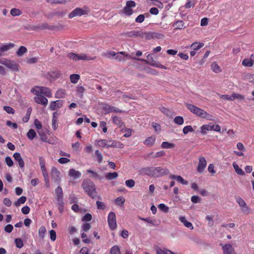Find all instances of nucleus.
Masks as SVG:
<instances>
[{"label":"nucleus","instance_id":"f257e3e1","mask_svg":"<svg viewBox=\"0 0 254 254\" xmlns=\"http://www.w3.org/2000/svg\"><path fill=\"white\" fill-rule=\"evenodd\" d=\"M185 105L188 110H189L191 113L199 117L206 119L209 121H214L213 117L207 113L204 110L201 109L192 104L185 103Z\"/></svg>","mask_w":254,"mask_h":254},{"label":"nucleus","instance_id":"f03ea898","mask_svg":"<svg viewBox=\"0 0 254 254\" xmlns=\"http://www.w3.org/2000/svg\"><path fill=\"white\" fill-rule=\"evenodd\" d=\"M81 187L85 192L92 198H95L97 196L96 187L93 182L89 179L84 180L82 183Z\"/></svg>","mask_w":254,"mask_h":254},{"label":"nucleus","instance_id":"7ed1b4c3","mask_svg":"<svg viewBox=\"0 0 254 254\" xmlns=\"http://www.w3.org/2000/svg\"><path fill=\"white\" fill-rule=\"evenodd\" d=\"M126 56L134 60H136L139 62H144L146 64H149L154 67H158L162 69H167V67L166 66L154 61L153 59L152 55L151 54H148L147 56V60L136 58L135 57H133L132 55H127Z\"/></svg>","mask_w":254,"mask_h":254},{"label":"nucleus","instance_id":"20e7f679","mask_svg":"<svg viewBox=\"0 0 254 254\" xmlns=\"http://www.w3.org/2000/svg\"><path fill=\"white\" fill-rule=\"evenodd\" d=\"M90 9L86 6H83L82 8L76 7L68 14V17L69 18H72L75 16H81L84 15H88Z\"/></svg>","mask_w":254,"mask_h":254},{"label":"nucleus","instance_id":"39448f33","mask_svg":"<svg viewBox=\"0 0 254 254\" xmlns=\"http://www.w3.org/2000/svg\"><path fill=\"white\" fill-rule=\"evenodd\" d=\"M154 178H159L163 176L167 175L169 174L170 171L166 167H154Z\"/></svg>","mask_w":254,"mask_h":254},{"label":"nucleus","instance_id":"423d86ee","mask_svg":"<svg viewBox=\"0 0 254 254\" xmlns=\"http://www.w3.org/2000/svg\"><path fill=\"white\" fill-rule=\"evenodd\" d=\"M209 130H214L217 132H220L221 128L218 125H204L200 127V132L203 134H205L206 131Z\"/></svg>","mask_w":254,"mask_h":254},{"label":"nucleus","instance_id":"0eeeda50","mask_svg":"<svg viewBox=\"0 0 254 254\" xmlns=\"http://www.w3.org/2000/svg\"><path fill=\"white\" fill-rule=\"evenodd\" d=\"M108 223L111 230H114L117 228L116 217L114 212H111L108 214Z\"/></svg>","mask_w":254,"mask_h":254},{"label":"nucleus","instance_id":"6e6552de","mask_svg":"<svg viewBox=\"0 0 254 254\" xmlns=\"http://www.w3.org/2000/svg\"><path fill=\"white\" fill-rule=\"evenodd\" d=\"M39 91L35 90V94L37 95V96L34 97L35 101L37 104H42L46 106L48 104V99L43 95H39Z\"/></svg>","mask_w":254,"mask_h":254},{"label":"nucleus","instance_id":"1a4fd4ad","mask_svg":"<svg viewBox=\"0 0 254 254\" xmlns=\"http://www.w3.org/2000/svg\"><path fill=\"white\" fill-rule=\"evenodd\" d=\"M60 172L55 167H53L51 169V178L54 182L59 184L60 179Z\"/></svg>","mask_w":254,"mask_h":254},{"label":"nucleus","instance_id":"9d476101","mask_svg":"<svg viewBox=\"0 0 254 254\" xmlns=\"http://www.w3.org/2000/svg\"><path fill=\"white\" fill-rule=\"evenodd\" d=\"M236 200L241 208L242 211L244 213H249V208L245 201L240 196L236 197Z\"/></svg>","mask_w":254,"mask_h":254},{"label":"nucleus","instance_id":"9b49d317","mask_svg":"<svg viewBox=\"0 0 254 254\" xmlns=\"http://www.w3.org/2000/svg\"><path fill=\"white\" fill-rule=\"evenodd\" d=\"M142 30H132L122 34L126 37L132 38V37H140L142 36Z\"/></svg>","mask_w":254,"mask_h":254},{"label":"nucleus","instance_id":"f8f14e48","mask_svg":"<svg viewBox=\"0 0 254 254\" xmlns=\"http://www.w3.org/2000/svg\"><path fill=\"white\" fill-rule=\"evenodd\" d=\"M206 166V161L204 157H200L199 158V162L197 167V171L201 173L203 172Z\"/></svg>","mask_w":254,"mask_h":254},{"label":"nucleus","instance_id":"ddd939ff","mask_svg":"<svg viewBox=\"0 0 254 254\" xmlns=\"http://www.w3.org/2000/svg\"><path fill=\"white\" fill-rule=\"evenodd\" d=\"M140 174L143 175H147L150 177H153L154 175V167H146L141 168L139 171Z\"/></svg>","mask_w":254,"mask_h":254},{"label":"nucleus","instance_id":"4468645a","mask_svg":"<svg viewBox=\"0 0 254 254\" xmlns=\"http://www.w3.org/2000/svg\"><path fill=\"white\" fill-rule=\"evenodd\" d=\"M223 254H236L232 246L230 244H225L222 246Z\"/></svg>","mask_w":254,"mask_h":254},{"label":"nucleus","instance_id":"2eb2a0df","mask_svg":"<svg viewBox=\"0 0 254 254\" xmlns=\"http://www.w3.org/2000/svg\"><path fill=\"white\" fill-rule=\"evenodd\" d=\"M63 105V102L62 100H58L55 101H52L49 106V108L52 111L57 110L60 108Z\"/></svg>","mask_w":254,"mask_h":254},{"label":"nucleus","instance_id":"dca6fc26","mask_svg":"<svg viewBox=\"0 0 254 254\" xmlns=\"http://www.w3.org/2000/svg\"><path fill=\"white\" fill-rule=\"evenodd\" d=\"M13 157L14 160L18 162L20 168L21 169L23 168L24 167V162L20 154L18 152H15L13 154Z\"/></svg>","mask_w":254,"mask_h":254},{"label":"nucleus","instance_id":"f3484780","mask_svg":"<svg viewBox=\"0 0 254 254\" xmlns=\"http://www.w3.org/2000/svg\"><path fill=\"white\" fill-rule=\"evenodd\" d=\"M156 136L153 135L146 138L143 141V143L148 147H151L154 144Z\"/></svg>","mask_w":254,"mask_h":254},{"label":"nucleus","instance_id":"a211bd4d","mask_svg":"<svg viewBox=\"0 0 254 254\" xmlns=\"http://www.w3.org/2000/svg\"><path fill=\"white\" fill-rule=\"evenodd\" d=\"M159 109L161 113L168 117L172 118L173 116V112L170 109L162 106L159 107Z\"/></svg>","mask_w":254,"mask_h":254},{"label":"nucleus","instance_id":"6ab92c4d","mask_svg":"<svg viewBox=\"0 0 254 254\" xmlns=\"http://www.w3.org/2000/svg\"><path fill=\"white\" fill-rule=\"evenodd\" d=\"M68 176L73 177L74 179H77L81 176V174L79 171L72 168L69 170Z\"/></svg>","mask_w":254,"mask_h":254},{"label":"nucleus","instance_id":"aec40b11","mask_svg":"<svg viewBox=\"0 0 254 254\" xmlns=\"http://www.w3.org/2000/svg\"><path fill=\"white\" fill-rule=\"evenodd\" d=\"M6 66L13 71L19 70L18 65L13 61L9 60Z\"/></svg>","mask_w":254,"mask_h":254},{"label":"nucleus","instance_id":"412c9836","mask_svg":"<svg viewBox=\"0 0 254 254\" xmlns=\"http://www.w3.org/2000/svg\"><path fill=\"white\" fill-rule=\"evenodd\" d=\"M180 221L183 223V224L187 228L190 229V230H192L193 229V227L191 223L188 221L186 220L185 216H180L179 217Z\"/></svg>","mask_w":254,"mask_h":254},{"label":"nucleus","instance_id":"4be33fe9","mask_svg":"<svg viewBox=\"0 0 254 254\" xmlns=\"http://www.w3.org/2000/svg\"><path fill=\"white\" fill-rule=\"evenodd\" d=\"M39 91L41 94H44L48 97H51L52 96L51 90L49 88L41 87H40V91Z\"/></svg>","mask_w":254,"mask_h":254},{"label":"nucleus","instance_id":"5701e85b","mask_svg":"<svg viewBox=\"0 0 254 254\" xmlns=\"http://www.w3.org/2000/svg\"><path fill=\"white\" fill-rule=\"evenodd\" d=\"M253 55H252L250 59H245L242 62V64L245 66L251 67L254 64V60L252 59Z\"/></svg>","mask_w":254,"mask_h":254},{"label":"nucleus","instance_id":"b1692460","mask_svg":"<svg viewBox=\"0 0 254 254\" xmlns=\"http://www.w3.org/2000/svg\"><path fill=\"white\" fill-rule=\"evenodd\" d=\"M112 119L113 123L117 125L119 127H122L123 126H125L120 117L114 116L112 117Z\"/></svg>","mask_w":254,"mask_h":254},{"label":"nucleus","instance_id":"393cba45","mask_svg":"<svg viewBox=\"0 0 254 254\" xmlns=\"http://www.w3.org/2000/svg\"><path fill=\"white\" fill-rule=\"evenodd\" d=\"M109 142H111V144L109 145L110 147H117L119 148H122L124 146V144L118 141L109 140Z\"/></svg>","mask_w":254,"mask_h":254},{"label":"nucleus","instance_id":"a878e982","mask_svg":"<svg viewBox=\"0 0 254 254\" xmlns=\"http://www.w3.org/2000/svg\"><path fill=\"white\" fill-rule=\"evenodd\" d=\"M14 46L15 45L12 43H9L8 44L3 45L0 47V51H2V52H6L10 49L13 48Z\"/></svg>","mask_w":254,"mask_h":254},{"label":"nucleus","instance_id":"bb28decb","mask_svg":"<svg viewBox=\"0 0 254 254\" xmlns=\"http://www.w3.org/2000/svg\"><path fill=\"white\" fill-rule=\"evenodd\" d=\"M156 251L157 254H175L171 251L165 248L162 249L160 248H157L156 249Z\"/></svg>","mask_w":254,"mask_h":254},{"label":"nucleus","instance_id":"cd10ccee","mask_svg":"<svg viewBox=\"0 0 254 254\" xmlns=\"http://www.w3.org/2000/svg\"><path fill=\"white\" fill-rule=\"evenodd\" d=\"M55 193L57 195V199H62L63 198V191L62 188L60 186H58L55 190Z\"/></svg>","mask_w":254,"mask_h":254},{"label":"nucleus","instance_id":"c85d7f7f","mask_svg":"<svg viewBox=\"0 0 254 254\" xmlns=\"http://www.w3.org/2000/svg\"><path fill=\"white\" fill-rule=\"evenodd\" d=\"M27 52V48L23 46H20L17 51L16 54L18 57H22L25 53Z\"/></svg>","mask_w":254,"mask_h":254},{"label":"nucleus","instance_id":"c756f323","mask_svg":"<svg viewBox=\"0 0 254 254\" xmlns=\"http://www.w3.org/2000/svg\"><path fill=\"white\" fill-rule=\"evenodd\" d=\"M243 79L249 81L251 83H254V74L246 73L244 75Z\"/></svg>","mask_w":254,"mask_h":254},{"label":"nucleus","instance_id":"7c9ffc66","mask_svg":"<svg viewBox=\"0 0 254 254\" xmlns=\"http://www.w3.org/2000/svg\"><path fill=\"white\" fill-rule=\"evenodd\" d=\"M65 96V91L64 89H59L55 94V97L56 98H62Z\"/></svg>","mask_w":254,"mask_h":254},{"label":"nucleus","instance_id":"2f4dec72","mask_svg":"<svg viewBox=\"0 0 254 254\" xmlns=\"http://www.w3.org/2000/svg\"><path fill=\"white\" fill-rule=\"evenodd\" d=\"M102 109L105 112V114H108L111 112H113L114 106L105 104H104Z\"/></svg>","mask_w":254,"mask_h":254},{"label":"nucleus","instance_id":"473e14b6","mask_svg":"<svg viewBox=\"0 0 254 254\" xmlns=\"http://www.w3.org/2000/svg\"><path fill=\"white\" fill-rule=\"evenodd\" d=\"M141 38H144L146 40H149L153 39L152 32H143L142 31V36H140Z\"/></svg>","mask_w":254,"mask_h":254},{"label":"nucleus","instance_id":"72a5a7b5","mask_svg":"<svg viewBox=\"0 0 254 254\" xmlns=\"http://www.w3.org/2000/svg\"><path fill=\"white\" fill-rule=\"evenodd\" d=\"M118 176V174L115 172L113 173H108L105 175V178L108 180H112L117 178Z\"/></svg>","mask_w":254,"mask_h":254},{"label":"nucleus","instance_id":"f704fd0d","mask_svg":"<svg viewBox=\"0 0 254 254\" xmlns=\"http://www.w3.org/2000/svg\"><path fill=\"white\" fill-rule=\"evenodd\" d=\"M49 74L52 78L56 79L61 76V73L59 70H55L50 71Z\"/></svg>","mask_w":254,"mask_h":254},{"label":"nucleus","instance_id":"c9c22d12","mask_svg":"<svg viewBox=\"0 0 254 254\" xmlns=\"http://www.w3.org/2000/svg\"><path fill=\"white\" fill-rule=\"evenodd\" d=\"M233 166L236 172L238 175H242V176H243L245 175V172L243 171V170L242 169H241L235 162H234L233 163Z\"/></svg>","mask_w":254,"mask_h":254},{"label":"nucleus","instance_id":"e433bc0d","mask_svg":"<svg viewBox=\"0 0 254 254\" xmlns=\"http://www.w3.org/2000/svg\"><path fill=\"white\" fill-rule=\"evenodd\" d=\"M204 44L203 43L194 42L190 45V48L195 51L202 48Z\"/></svg>","mask_w":254,"mask_h":254},{"label":"nucleus","instance_id":"4c0bfd02","mask_svg":"<svg viewBox=\"0 0 254 254\" xmlns=\"http://www.w3.org/2000/svg\"><path fill=\"white\" fill-rule=\"evenodd\" d=\"M80 79V75L78 74H72L70 75V80L72 83H76Z\"/></svg>","mask_w":254,"mask_h":254},{"label":"nucleus","instance_id":"58836bf2","mask_svg":"<svg viewBox=\"0 0 254 254\" xmlns=\"http://www.w3.org/2000/svg\"><path fill=\"white\" fill-rule=\"evenodd\" d=\"M36 135V133L33 129H30L27 133V137L31 140H33Z\"/></svg>","mask_w":254,"mask_h":254},{"label":"nucleus","instance_id":"ea45409f","mask_svg":"<svg viewBox=\"0 0 254 254\" xmlns=\"http://www.w3.org/2000/svg\"><path fill=\"white\" fill-rule=\"evenodd\" d=\"M211 69L212 71L215 73H219L221 71V68L219 65L215 62H213L211 64Z\"/></svg>","mask_w":254,"mask_h":254},{"label":"nucleus","instance_id":"a19ab883","mask_svg":"<svg viewBox=\"0 0 254 254\" xmlns=\"http://www.w3.org/2000/svg\"><path fill=\"white\" fill-rule=\"evenodd\" d=\"M26 197L25 196H22L20 197H19L16 201L14 202V205L16 207L20 205L21 204H23L25 203V202L26 200Z\"/></svg>","mask_w":254,"mask_h":254},{"label":"nucleus","instance_id":"79ce46f5","mask_svg":"<svg viewBox=\"0 0 254 254\" xmlns=\"http://www.w3.org/2000/svg\"><path fill=\"white\" fill-rule=\"evenodd\" d=\"M96 59V57H94V58H90L89 57L87 56L85 54H81L80 55H78V61L79 60H92Z\"/></svg>","mask_w":254,"mask_h":254},{"label":"nucleus","instance_id":"37998d69","mask_svg":"<svg viewBox=\"0 0 254 254\" xmlns=\"http://www.w3.org/2000/svg\"><path fill=\"white\" fill-rule=\"evenodd\" d=\"M174 122L178 125H182L184 123V120L182 116H177L174 118Z\"/></svg>","mask_w":254,"mask_h":254},{"label":"nucleus","instance_id":"c03bdc74","mask_svg":"<svg viewBox=\"0 0 254 254\" xmlns=\"http://www.w3.org/2000/svg\"><path fill=\"white\" fill-rule=\"evenodd\" d=\"M86 172L87 173L91 174L92 177L93 178H97L98 180H101L103 179V177L102 176L98 175L96 172H94V171H93L92 170L88 169V170H87Z\"/></svg>","mask_w":254,"mask_h":254},{"label":"nucleus","instance_id":"a18cd8bd","mask_svg":"<svg viewBox=\"0 0 254 254\" xmlns=\"http://www.w3.org/2000/svg\"><path fill=\"white\" fill-rule=\"evenodd\" d=\"M110 253V254H121L119 247L116 245L111 248Z\"/></svg>","mask_w":254,"mask_h":254},{"label":"nucleus","instance_id":"49530a36","mask_svg":"<svg viewBox=\"0 0 254 254\" xmlns=\"http://www.w3.org/2000/svg\"><path fill=\"white\" fill-rule=\"evenodd\" d=\"M22 14V11L18 8H13L10 10V14L13 16H19Z\"/></svg>","mask_w":254,"mask_h":254},{"label":"nucleus","instance_id":"de8ad7c7","mask_svg":"<svg viewBox=\"0 0 254 254\" xmlns=\"http://www.w3.org/2000/svg\"><path fill=\"white\" fill-rule=\"evenodd\" d=\"M57 204L58 205V209L60 213H62L64 210V201L63 198L57 199Z\"/></svg>","mask_w":254,"mask_h":254},{"label":"nucleus","instance_id":"09e8293b","mask_svg":"<svg viewBox=\"0 0 254 254\" xmlns=\"http://www.w3.org/2000/svg\"><path fill=\"white\" fill-rule=\"evenodd\" d=\"M46 232V229L44 226H41L38 232L39 237L40 238L43 239L44 238L45 234Z\"/></svg>","mask_w":254,"mask_h":254},{"label":"nucleus","instance_id":"8fccbe9b","mask_svg":"<svg viewBox=\"0 0 254 254\" xmlns=\"http://www.w3.org/2000/svg\"><path fill=\"white\" fill-rule=\"evenodd\" d=\"M161 146L162 148H172L174 147L175 144L167 141H164L162 143Z\"/></svg>","mask_w":254,"mask_h":254},{"label":"nucleus","instance_id":"3c124183","mask_svg":"<svg viewBox=\"0 0 254 254\" xmlns=\"http://www.w3.org/2000/svg\"><path fill=\"white\" fill-rule=\"evenodd\" d=\"M127 55V54H126V53L125 52H120L116 54V56L115 57V59L119 61H121L123 60V55L127 57L126 56Z\"/></svg>","mask_w":254,"mask_h":254},{"label":"nucleus","instance_id":"603ef678","mask_svg":"<svg viewBox=\"0 0 254 254\" xmlns=\"http://www.w3.org/2000/svg\"><path fill=\"white\" fill-rule=\"evenodd\" d=\"M174 25L176 26V29H182L184 28V22L182 20L177 21Z\"/></svg>","mask_w":254,"mask_h":254},{"label":"nucleus","instance_id":"864d4df0","mask_svg":"<svg viewBox=\"0 0 254 254\" xmlns=\"http://www.w3.org/2000/svg\"><path fill=\"white\" fill-rule=\"evenodd\" d=\"M232 95L233 100H234L235 99H238L239 100H244L245 99L244 96L238 93H233Z\"/></svg>","mask_w":254,"mask_h":254},{"label":"nucleus","instance_id":"5fc2aeb1","mask_svg":"<svg viewBox=\"0 0 254 254\" xmlns=\"http://www.w3.org/2000/svg\"><path fill=\"white\" fill-rule=\"evenodd\" d=\"M109 142V140H107L106 139H101L98 141V144L99 146L102 147L106 146L107 148H109L110 144H108Z\"/></svg>","mask_w":254,"mask_h":254},{"label":"nucleus","instance_id":"6e6d98bb","mask_svg":"<svg viewBox=\"0 0 254 254\" xmlns=\"http://www.w3.org/2000/svg\"><path fill=\"white\" fill-rule=\"evenodd\" d=\"M124 12L127 16H130L133 13V10L130 8L126 6L124 8Z\"/></svg>","mask_w":254,"mask_h":254},{"label":"nucleus","instance_id":"4d7b16f0","mask_svg":"<svg viewBox=\"0 0 254 254\" xmlns=\"http://www.w3.org/2000/svg\"><path fill=\"white\" fill-rule=\"evenodd\" d=\"M85 88L83 86H77V92L79 94V97L80 98H83V93L85 91Z\"/></svg>","mask_w":254,"mask_h":254},{"label":"nucleus","instance_id":"13d9d810","mask_svg":"<svg viewBox=\"0 0 254 254\" xmlns=\"http://www.w3.org/2000/svg\"><path fill=\"white\" fill-rule=\"evenodd\" d=\"M67 57L75 61H78V55L74 53H69L67 54Z\"/></svg>","mask_w":254,"mask_h":254},{"label":"nucleus","instance_id":"bf43d9fd","mask_svg":"<svg viewBox=\"0 0 254 254\" xmlns=\"http://www.w3.org/2000/svg\"><path fill=\"white\" fill-rule=\"evenodd\" d=\"M158 208L160 209L161 211L165 213H167L169 211V207H168L167 205H166L164 203H161L159 204Z\"/></svg>","mask_w":254,"mask_h":254},{"label":"nucleus","instance_id":"052dcab7","mask_svg":"<svg viewBox=\"0 0 254 254\" xmlns=\"http://www.w3.org/2000/svg\"><path fill=\"white\" fill-rule=\"evenodd\" d=\"M193 131L192 127L190 125L185 126L183 129V132L185 134H187L189 132H193Z\"/></svg>","mask_w":254,"mask_h":254},{"label":"nucleus","instance_id":"680f3d73","mask_svg":"<svg viewBox=\"0 0 254 254\" xmlns=\"http://www.w3.org/2000/svg\"><path fill=\"white\" fill-rule=\"evenodd\" d=\"M3 110L8 114H14L15 110L11 107L5 106L3 107Z\"/></svg>","mask_w":254,"mask_h":254},{"label":"nucleus","instance_id":"e2e57ef3","mask_svg":"<svg viewBox=\"0 0 254 254\" xmlns=\"http://www.w3.org/2000/svg\"><path fill=\"white\" fill-rule=\"evenodd\" d=\"M38 134L40 136V139L44 142H47L48 137L47 135L43 131H38Z\"/></svg>","mask_w":254,"mask_h":254},{"label":"nucleus","instance_id":"0e129e2a","mask_svg":"<svg viewBox=\"0 0 254 254\" xmlns=\"http://www.w3.org/2000/svg\"><path fill=\"white\" fill-rule=\"evenodd\" d=\"M15 244L17 248H21L23 246V243L20 238H16L15 240Z\"/></svg>","mask_w":254,"mask_h":254},{"label":"nucleus","instance_id":"69168bd1","mask_svg":"<svg viewBox=\"0 0 254 254\" xmlns=\"http://www.w3.org/2000/svg\"><path fill=\"white\" fill-rule=\"evenodd\" d=\"M153 39L156 38L158 39H163L164 35L160 33L152 32Z\"/></svg>","mask_w":254,"mask_h":254},{"label":"nucleus","instance_id":"338daca9","mask_svg":"<svg viewBox=\"0 0 254 254\" xmlns=\"http://www.w3.org/2000/svg\"><path fill=\"white\" fill-rule=\"evenodd\" d=\"M125 201V199L122 197H118L115 199V202L116 204H118L119 205H123Z\"/></svg>","mask_w":254,"mask_h":254},{"label":"nucleus","instance_id":"774afa93","mask_svg":"<svg viewBox=\"0 0 254 254\" xmlns=\"http://www.w3.org/2000/svg\"><path fill=\"white\" fill-rule=\"evenodd\" d=\"M125 184L129 188H132L135 185V182L132 179L127 180L125 182Z\"/></svg>","mask_w":254,"mask_h":254}]
</instances>
